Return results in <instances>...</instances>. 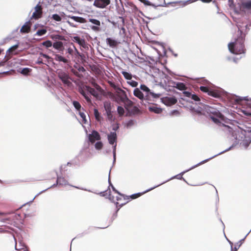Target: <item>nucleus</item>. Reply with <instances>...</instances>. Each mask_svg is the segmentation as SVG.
<instances>
[{
	"label": "nucleus",
	"instance_id": "nucleus-1",
	"mask_svg": "<svg viewBox=\"0 0 251 251\" xmlns=\"http://www.w3.org/2000/svg\"><path fill=\"white\" fill-rule=\"evenodd\" d=\"M240 36L235 39L234 42L229 43L228 48L230 52L233 54H240L246 52L244 45L245 36L243 35L242 31L240 30Z\"/></svg>",
	"mask_w": 251,
	"mask_h": 251
},
{
	"label": "nucleus",
	"instance_id": "nucleus-2",
	"mask_svg": "<svg viewBox=\"0 0 251 251\" xmlns=\"http://www.w3.org/2000/svg\"><path fill=\"white\" fill-rule=\"evenodd\" d=\"M209 114L211 119L216 124H221V121L225 122L226 118L220 111L214 107L208 106L206 109Z\"/></svg>",
	"mask_w": 251,
	"mask_h": 251
},
{
	"label": "nucleus",
	"instance_id": "nucleus-3",
	"mask_svg": "<svg viewBox=\"0 0 251 251\" xmlns=\"http://www.w3.org/2000/svg\"><path fill=\"white\" fill-rule=\"evenodd\" d=\"M160 185H158L156 186H154L151 189H149L143 192H142V193H136V194H132L129 196H126L124 194H122L121 193H120L119 192H118L115 188L114 186H112V188L113 190V191L115 192V194H116L117 195H120V196H123V198L125 199V200H129V199H132V200H134V199H136L139 197H140V196H141L142 195H143V194H145L146 193L148 192H149L151 190H153L154 188H156V187L159 186Z\"/></svg>",
	"mask_w": 251,
	"mask_h": 251
},
{
	"label": "nucleus",
	"instance_id": "nucleus-4",
	"mask_svg": "<svg viewBox=\"0 0 251 251\" xmlns=\"http://www.w3.org/2000/svg\"><path fill=\"white\" fill-rule=\"evenodd\" d=\"M115 93L116 96L119 98V100L116 99V101L119 102L120 101L125 102V104L127 102L130 105L132 104V101L127 98L126 92L121 88H120Z\"/></svg>",
	"mask_w": 251,
	"mask_h": 251
},
{
	"label": "nucleus",
	"instance_id": "nucleus-5",
	"mask_svg": "<svg viewBox=\"0 0 251 251\" xmlns=\"http://www.w3.org/2000/svg\"><path fill=\"white\" fill-rule=\"evenodd\" d=\"M57 74L59 79L64 84L68 86L72 85V82L70 81V77L68 73L61 70L57 72Z\"/></svg>",
	"mask_w": 251,
	"mask_h": 251
},
{
	"label": "nucleus",
	"instance_id": "nucleus-6",
	"mask_svg": "<svg viewBox=\"0 0 251 251\" xmlns=\"http://www.w3.org/2000/svg\"><path fill=\"white\" fill-rule=\"evenodd\" d=\"M34 12L30 18L31 20L34 19L35 20L41 18L43 15L42 7L39 4H37L34 8Z\"/></svg>",
	"mask_w": 251,
	"mask_h": 251
},
{
	"label": "nucleus",
	"instance_id": "nucleus-7",
	"mask_svg": "<svg viewBox=\"0 0 251 251\" xmlns=\"http://www.w3.org/2000/svg\"><path fill=\"white\" fill-rule=\"evenodd\" d=\"M110 3V0H95L93 5L96 7L104 8Z\"/></svg>",
	"mask_w": 251,
	"mask_h": 251
},
{
	"label": "nucleus",
	"instance_id": "nucleus-8",
	"mask_svg": "<svg viewBox=\"0 0 251 251\" xmlns=\"http://www.w3.org/2000/svg\"><path fill=\"white\" fill-rule=\"evenodd\" d=\"M125 108L130 114L135 115L139 113L140 110L137 106H133V102L130 105L128 103H126Z\"/></svg>",
	"mask_w": 251,
	"mask_h": 251
},
{
	"label": "nucleus",
	"instance_id": "nucleus-9",
	"mask_svg": "<svg viewBox=\"0 0 251 251\" xmlns=\"http://www.w3.org/2000/svg\"><path fill=\"white\" fill-rule=\"evenodd\" d=\"M89 22L96 25L91 26V28L93 30L95 31H99L100 30V22L99 20L94 19H89Z\"/></svg>",
	"mask_w": 251,
	"mask_h": 251
},
{
	"label": "nucleus",
	"instance_id": "nucleus-10",
	"mask_svg": "<svg viewBox=\"0 0 251 251\" xmlns=\"http://www.w3.org/2000/svg\"><path fill=\"white\" fill-rule=\"evenodd\" d=\"M100 136L97 131L94 130L91 134L89 135V140L92 143H95L96 140H100Z\"/></svg>",
	"mask_w": 251,
	"mask_h": 251
},
{
	"label": "nucleus",
	"instance_id": "nucleus-11",
	"mask_svg": "<svg viewBox=\"0 0 251 251\" xmlns=\"http://www.w3.org/2000/svg\"><path fill=\"white\" fill-rule=\"evenodd\" d=\"M32 23L30 21L26 22L21 27L20 32L22 33H27L30 31Z\"/></svg>",
	"mask_w": 251,
	"mask_h": 251
},
{
	"label": "nucleus",
	"instance_id": "nucleus-12",
	"mask_svg": "<svg viewBox=\"0 0 251 251\" xmlns=\"http://www.w3.org/2000/svg\"><path fill=\"white\" fill-rule=\"evenodd\" d=\"M19 46V44H17L10 48L6 51L7 55L12 56L18 54L19 52L17 51L16 50L18 48Z\"/></svg>",
	"mask_w": 251,
	"mask_h": 251
},
{
	"label": "nucleus",
	"instance_id": "nucleus-13",
	"mask_svg": "<svg viewBox=\"0 0 251 251\" xmlns=\"http://www.w3.org/2000/svg\"><path fill=\"white\" fill-rule=\"evenodd\" d=\"M163 102L167 105H172L177 102V100L175 97H165L163 100Z\"/></svg>",
	"mask_w": 251,
	"mask_h": 251
},
{
	"label": "nucleus",
	"instance_id": "nucleus-14",
	"mask_svg": "<svg viewBox=\"0 0 251 251\" xmlns=\"http://www.w3.org/2000/svg\"><path fill=\"white\" fill-rule=\"evenodd\" d=\"M73 40L74 42L77 43L80 46L84 48H88L87 44L83 39H81L78 36H74L73 38Z\"/></svg>",
	"mask_w": 251,
	"mask_h": 251
},
{
	"label": "nucleus",
	"instance_id": "nucleus-15",
	"mask_svg": "<svg viewBox=\"0 0 251 251\" xmlns=\"http://www.w3.org/2000/svg\"><path fill=\"white\" fill-rule=\"evenodd\" d=\"M183 94L185 96L191 98L196 101H200V98L195 94H192L191 92L188 91H184Z\"/></svg>",
	"mask_w": 251,
	"mask_h": 251
},
{
	"label": "nucleus",
	"instance_id": "nucleus-16",
	"mask_svg": "<svg viewBox=\"0 0 251 251\" xmlns=\"http://www.w3.org/2000/svg\"><path fill=\"white\" fill-rule=\"evenodd\" d=\"M108 140L111 145H113L117 140V134L115 132H111L108 135Z\"/></svg>",
	"mask_w": 251,
	"mask_h": 251
},
{
	"label": "nucleus",
	"instance_id": "nucleus-17",
	"mask_svg": "<svg viewBox=\"0 0 251 251\" xmlns=\"http://www.w3.org/2000/svg\"><path fill=\"white\" fill-rule=\"evenodd\" d=\"M53 47L59 51H62L64 50L63 43L61 41H56L53 43Z\"/></svg>",
	"mask_w": 251,
	"mask_h": 251
},
{
	"label": "nucleus",
	"instance_id": "nucleus-18",
	"mask_svg": "<svg viewBox=\"0 0 251 251\" xmlns=\"http://www.w3.org/2000/svg\"><path fill=\"white\" fill-rule=\"evenodd\" d=\"M68 184V181L63 177H58L56 180V185L65 186ZM56 185L54 184L53 186Z\"/></svg>",
	"mask_w": 251,
	"mask_h": 251
},
{
	"label": "nucleus",
	"instance_id": "nucleus-19",
	"mask_svg": "<svg viewBox=\"0 0 251 251\" xmlns=\"http://www.w3.org/2000/svg\"><path fill=\"white\" fill-rule=\"evenodd\" d=\"M54 55V59L57 61L63 62V63L66 64H68L69 63V61L68 59L63 57L59 54H55Z\"/></svg>",
	"mask_w": 251,
	"mask_h": 251
},
{
	"label": "nucleus",
	"instance_id": "nucleus-20",
	"mask_svg": "<svg viewBox=\"0 0 251 251\" xmlns=\"http://www.w3.org/2000/svg\"><path fill=\"white\" fill-rule=\"evenodd\" d=\"M67 17L79 23H86L87 21L85 19L80 17L68 15Z\"/></svg>",
	"mask_w": 251,
	"mask_h": 251
},
{
	"label": "nucleus",
	"instance_id": "nucleus-21",
	"mask_svg": "<svg viewBox=\"0 0 251 251\" xmlns=\"http://www.w3.org/2000/svg\"><path fill=\"white\" fill-rule=\"evenodd\" d=\"M133 94H134V95L135 96H136V97L138 98L139 99L142 100L143 101L144 100H146V98L145 99H144V95H143V94L142 93V92L138 88H136L134 90Z\"/></svg>",
	"mask_w": 251,
	"mask_h": 251
},
{
	"label": "nucleus",
	"instance_id": "nucleus-22",
	"mask_svg": "<svg viewBox=\"0 0 251 251\" xmlns=\"http://www.w3.org/2000/svg\"><path fill=\"white\" fill-rule=\"evenodd\" d=\"M106 43L108 45H109V46L110 47L112 48H116L118 45L119 44V43L117 41L113 40L110 38H107L106 39Z\"/></svg>",
	"mask_w": 251,
	"mask_h": 251
},
{
	"label": "nucleus",
	"instance_id": "nucleus-23",
	"mask_svg": "<svg viewBox=\"0 0 251 251\" xmlns=\"http://www.w3.org/2000/svg\"><path fill=\"white\" fill-rule=\"evenodd\" d=\"M89 81L92 86L94 87L97 91L100 92H102L103 91L101 87L96 83L95 79L92 78Z\"/></svg>",
	"mask_w": 251,
	"mask_h": 251
},
{
	"label": "nucleus",
	"instance_id": "nucleus-24",
	"mask_svg": "<svg viewBox=\"0 0 251 251\" xmlns=\"http://www.w3.org/2000/svg\"><path fill=\"white\" fill-rule=\"evenodd\" d=\"M122 198H123V196H120V195H117V196H114L111 194H109V199L112 201L114 202H116L117 204H118V201H119L122 200Z\"/></svg>",
	"mask_w": 251,
	"mask_h": 251
},
{
	"label": "nucleus",
	"instance_id": "nucleus-25",
	"mask_svg": "<svg viewBox=\"0 0 251 251\" xmlns=\"http://www.w3.org/2000/svg\"><path fill=\"white\" fill-rule=\"evenodd\" d=\"M150 96H151V97L154 99H158L161 96V94H156L150 91L149 93L147 94L145 96L146 100H148L150 99Z\"/></svg>",
	"mask_w": 251,
	"mask_h": 251
},
{
	"label": "nucleus",
	"instance_id": "nucleus-26",
	"mask_svg": "<svg viewBox=\"0 0 251 251\" xmlns=\"http://www.w3.org/2000/svg\"><path fill=\"white\" fill-rule=\"evenodd\" d=\"M208 95L216 98H219L220 97V94L219 92L211 89H210Z\"/></svg>",
	"mask_w": 251,
	"mask_h": 251
},
{
	"label": "nucleus",
	"instance_id": "nucleus-27",
	"mask_svg": "<svg viewBox=\"0 0 251 251\" xmlns=\"http://www.w3.org/2000/svg\"><path fill=\"white\" fill-rule=\"evenodd\" d=\"M149 110L151 112H153L155 113H160L162 112V109L156 107V106H150L149 108Z\"/></svg>",
	"mask_w": 251,
	"mask_h": 251
},
{
	"label": "nucleus",
	"instance_id": "nucleus-28",
	"mask_svg": "<svg viewBox=\"0 0 251 251\" xmlns=\"http://www.w3.org/2000/svg\"><path fill=\"white\" fill-rule=\"evenodd\" d=\"M244 241V239L240 240L237 243H236L234 248H233L231 251H237V250L239 249L240 246L243 243Z\"/></svg>",
	"mask_w": 251,
	"mask_h": 251
},
{
	"label": "nucleus",
	"instance_id": "nucleus-29",
	"mask_svg": "<svg viewBox=\"0 0 251 251\" xmlns=\"http://www.w3.org/2000/svg\"><path fill=\"white\" fill-rule=\"evenodd\" d=\"M176 87L181 91L184 90L186 89V85L184 83L182 82H178L176 84Z\"/></svg>",
	"mask_w": 251,
	"mask_h": 251
},
{
	"label": "nucleus",
	"instance_id": "nucleus-30",
	"mask_svg": "<svg viewBox=\"0 0 251 251\" xmlns=\"http://www.w3.org/2000/svg\"><path fill=\"white\" fill-rule=\"evenodd\" d=\"M87 90L93 96H94L95 97H97L98 95V93L96 91L94 88H91L90 86H87Z\"/></svg>",
	"mask_w": 251,
	"mask_h": 251
},
{
	"label": "nucleus",
	"instance_id": "nucleus-31",
	"mask_svg": "<svg viewBox=\"0 0 251 251\" xmlns=\"http://www.w3.org/2000/svg\"><path fill=\"white\" fill-rule=\"evenodd\" d=\"M47 30L46 29V28H43V29H38L37 30V31L36 32L35 35L41 36L46 34L47 33Z\"/></svg>",
	"mask_w": 251,
	"mask_h": 251
},
{
	"label": "nucleus",
	"instance_id": "nucleus-32",
	"mask_svg": "<svg viewBox=\"0 0 251 251\" xmlns=\"http://www.w3.org/2000/svg\"><path fill=\"white\" fill-rule=\"evenodd\" d=\"M104 107L106 112L110 113V111H111V103L109 101H106L104 103Z\"/></svg>",
	"mask_w": 251,
	"mask_h": 251
},
{
	"label": "nucleus",
	"instance_id": "nucleus-33",
	"mask_svg": "<svg viewBox=\"0 0 251 251\" xmlns=\"http://www.w3.org/2000/svg\"><path fill=\"white\" fill-rule=\"evenodd\" d=\"M42 46L45 47L46 48H49L52 46L53 44L52 43L51 41H50V40H47V41L42 43Z\"/></svg>",
	"mask_w": 251,
	"mask_h": 251
},
{
	"label": "nucleus",
	"instance_id": "nucleus-34",
	"mask_svg": "<svg viewBox=\"0 0 251 251\" xmlns=\"http://www.w3.org/2000/svg\"><path fill=\"white\" fill-rule=\"evenodd\" d=\"M122 74H123V75H124V77L126 79H127V80H131V78H132V75L131 74L128 73V72H125V71H123Z\"/></svg>",
	"mask_w": 251,
	"mask_h": 251
},
{
	"label": "nucleus",
	"instance_id": "nucleus-35",
	"mask_svg": "<svg viewBox=\"0 0 251 251\" xmlns=\"http://www.w3.org/2000/svg\"><path fill=\"white\" fill-rule=\"evenodd\" d=\"M51 18L56 22H60L62 20L61 17L57 14H53L52 15Z\"/></svg>",
	"mask_w": 251,
	"mask_h": 251
},
{
	"label": "nucleus",
	"instance_id": "nucleus-36",
	"mask_svg": "<svg viewBox=\"0 0 251 251\" xmlns=\"http://www.w3.org/2000/svg\"><path fill=\"white\" fill-rule=\"evenodd\" d=\"M117 111L120 116H122L125 113V110L122 106H118L117 108Z\"/></svg>",
	"mask_w": 251,
	"mask_h": 251
},
{
	"label": "nucleus",
	"instance_id": "nucleus-37",
	"mask_svg": "<svg viewBox=\"0 0 251 251\" xmlns=\"http://www.w3.org/2000/svg\"><path fill=\"white\" fill-rule=\"evenodd\" d=\"M73 105L74 106V107L78 110V111H80V109H81V105L79 103V102L77 101H74L73 102Z\"/></svg>",
	"mask_w": 251,
	"mask_h": 251
},
{
	"label": "nucleus",
	"instance_id": "nucleus-38",
	"mask_svg": "<svg viewBox=\"0 0 251 251\" xmlns=\"http://www.w3.org/2000/svg\"><path fill=\"white\" fill-rule=\"evenodd\" d=\"M51 37L54 40H62L64 39V37L60 35H52Z\"/></svg>",
	"mask_w": 251,
	"mask_h": 251
},
{
	"label": "nucleus",
	"instance_id": "nucleus-39",
	"mask_svg": "<svg viewBox=\"0 0 251 251\" xmlns=\"http://www.w3.org/2000/svg\"><path fill=\"white\" fill-rule=\"evenodd\" d=\"M94 115H95L96 119L97 121H100V114L98 110L97 109H94Z\"/></svg>",
	"mask_w": 251,
	"mask_h": 251
},
{
	"label": "nucleus",
	"instance_id": "nucleus-40",
	"mask_svg": "<svg viewBox=\"0 0 251 251\" xmlns=\"http://www.w3.org/2000/svg\"><path fill=\"white\" fill-rule=\"evenodd\" d=\"M74 47H75L74 45H73V47H70L67 49V53H68L69 55H73L74 53Z\"/></svg>",
	"mask_w": 251,
	"mask_h": 251
},
{
	"label": "nucleus",
	"instance_id": "nucleus-41",
	"mask_svg": "<svg viewBox=\"0 0 251 251\" xmlns=\"http://www.w3.org/2000/svg\"><path fill=\"white\" fill-rule=\"evenodd\" d=\"M192 112L193 114H197L199 115H202V112L200 109H196L194 108L192 109Z\"/></svg>",
	"mask_w": 251,
	"mask_h": 251
},
{
	"label": "nucleus",
	"instance_id": "nucleus-42",
	"mask_svg": "<svg viewBox=\"0 0 251 251\" xmlns=\"http://www.w3.org/2000/svg\"><path fill=\"white\" fill-rule=\"evenodd\" d=\"M140 89L143 91L146 92L147 94H148L150 91V89L144 84L141 85Z\"/></svg>",
	"mask_w": 251,
	"mask_h": 251
},
{
	"label": "nucleus",
	"instance_id": "nucleus-43",
	"mask_svg": "<svg viewBox=\"0 0 251 251\" xmlns=\"http://www.w3.org/2000/svg\"><path fill=\"white\" fill-rule=\"evenodd\" d=\"M108 83L110 86L112 87L115 91V92L120 88L118 86H117L114 83L112 82L111 81H109Z\"/></svg>",
	"mask_w": 251,
	"mask_h": 251
},
{
	"label": "nucleus",
	"instance_id": "nucleus-44",
	"mask_svg": "<svg viewBox=\"0 0 251 251\" xmlns=\"http://www.w3.org/2000/svg\"><path fill=\"white\" fill-rule=\"evenodd\" d=\"M200 89L201 90V91L202 92H204V93H207V94L208 93V92L209 91L210 89H209L208 87H206V86H201L200 87Z\"/></svg>",
	"mask_w": 251,
	"mask_h": 251
},
{
	"label": "nucleus",
	"instance_id": "nucleus-45",
	"mask_svg": "<svg viewBox=\"0 0 251 251\" xmlns=\"http://www.w3.org/2000/svg\"><path fill=\"white\" fill-rule=\"evenodd\" d=\"M102 147H103V144H102V142H98L95 144V148L97 150L101 149Z\"/></svg>",
	"mask_w": 251,
	"mask_h": 251
},
{
	"label": "nucleus",
	"instance_id": "nucleus-46",
	"mask_svg": "<svg viewBox=\"0 0 251 251\" xmlns=\"http://www.w3.org/2000/svg\"><path fill=\"white\" fill-rule=\"evenodd\" d=\"M243 6L245 8H246L249 9H251V1L246 2L243 3Z\"/></svg>",
	"mask_w": 251,
	"mask_h": 251
},
{
	"label": "nucleus",
	"instance_id": "nucleus-47",
	"mask_svg": "<svg viewBox=\"0 0 251 251\" xmlns=\"http://www.w3.org/2000/svg\"><path fill=\"white\" fill-rule=\"evenodd\" d=\"M81 94L85 98V100H87V102H91V99H90V98H89V97L83 91L81 93Z\"/></svg>",
	"mask_w": 251,
	"mask_h": 251
},
{
	"label": "nucleus",
	"instance_id": "nucleus-48",
	"mask_svg": "<svg viewBox=\"0 0 251 251\" xmlns=\"http://www.w3.org/2000/svg\"><path fill=\"white\" fill-rule=\"evenodd\" d=\"M30 72V69L28 68H24L22 70L21 73L23 75H26Z\"/></svg>",
	"mask_w": 251,
	"mask_h": 251
},
{
	"label": "nucleus",
	"instance_id": "nucleus-49",
	"mask_svg": "<svg viewBox=\"0 0 251 251\" xmlns=\"http://www.w3.org/2000/svg\"><path fill=\"white\" fill-rule=\"evenodd\" d=\"M128 83L133 87H136L138 85V82L134 80H131Z\"/></svg>",
	"mask_w": 251,
	"mask_h": 251
},
{
	"label": "nucleus",
	"instance_id": "nucleus-50",
	"mask_svg": "<svg viewBox=\"0 0 251 251\" xmlns=\"http://www.w3.org/2000/svg\"><path fill=\"white\" fill-rule=\"evenodd\" d=\"M79 115L81 117V118H82L83 121H86V116L85 114L83 112H81L80 111H79Z\"/></svg>",
	"mask_w": 251,
	"mask_h": 251
},
{
	"label": "nucleus",
	"instance_id": "nucleus-51",
	"mask_svg": "<svg viewBox=\"0 0 251 251\" xmlns=\"http://www.w3.org/2000/svg\"><path fill=\"white\" fill-rule=\"evenodd\" d=\"M72 72L74 74V75H75L76 76H77L79 77H80L82 76L81 75H80L78 74L77 71H76L75 70H72Z\"/></svg>",
	"mask_w": 251,
	"mask_h": 251
},
{
	"label": "nucleus",
	"instance_id": "nucleus-52",
	"mask_svg": "<svg viewBox=\"0 0 251 251\" xmlns=\"http://www.w3.org/2000/svg\"><path fill=\"white\" fill-rule=\"evenodd\" d=\"M77 70L79 72H85V68L83 67H82V66H79Z\"/></svg>",
	"mask_w": 251,
	"mask_h": 251
},
{
	"label": "nucleus",
	"instance_id": "nucleus-53",
	"mask_svg": "<svg viewBox=\"0 0 251 251\" xmlns=\"http://www.w3.org/2000/svg\"><path fill=\"white\" fill-rule=\"evenodd\" d=\"M243 99H241V98H236L235 99V101L236 102V103H240L241 102V101H242Z\"/></svg>",
	"mask_w": 251,
	"mask_h": 251
},
{
	"label": "nucleus",
	"instance_id": "nucleus-54",
	"mask_svg": "<svg viewBox=\"0 0 251 251\" xmlns=\"http://www.w3.org/2000/svg\"><path fill=\"white\" fill-rule=\"evenodd\" d=\"M140 1H141V2L145 4H147V5H150V4L149 3V2L148 1H147L146 0H139Z\"/></svg>",
	"mask_w": 251,
	"mask_h": 251
},
{
	"label": "nucleus",
	"instance_id": "nucleus-55",
	"mask_svg": "<svg viewBox=\"0 0 251 251\" xmlns=\"http://www.w3.org/2000/svg\"><path fill=\"white\" fill-rule=\"evenodd\" d=\"M106 112L108 118L109 119H111V118L112 117L111 111H110V113H109L108 112Z\"/></svg>",
	"mask_w": 251,
	"mask_h": 251
},
{
	"label": "nucleus",
	"instance_id": "nucleus-56",
	"mask_svg": "<svg viewBox=\"0 0 251 251\" xmlns=\"http://www.w3.org/2000/svg\"><path fill=\"white\" fill-rule=\"evenodd\" d=\"M74 48L75 49V52L76 53V55H78V56H80V54L79 52L76 49V48L75 47H74Z\"/></svg>",
	"mask_w": 251,
	"mask_h": 251
},
{
	"label": "nucleus",
	"instance_id": "nucleus-57",
	"mask_svg": "<svg viewBox=\"0 0 251 251\" xmlns=\"http://www.w3.org/2000/svg\"><path fill=\"white\" fill-rule=\"evenodd\" d=\"M116 145H115L114 147V150H113V154H114V157L115 158V155H116V153H115V151H116Z\"/></svg>",
	"mask_w": 251,
	"mask_h": 251
},
{
	"label": "nucleus",
	"instance_id": "nucleus-58",
	"mask_svg": "<svg viewBox=\"0 0 251 251\" xmlns=\"http://www.w3.org/2000/svg\"><path fill=\"white\" fill-rule=\"evenodd\" d=\"M133 124V121H129L128 123H127V126H131Z\"/></svg>",
	"mask_w": 251,
	"mask_h": 251
},
{
	"label": "nucleus",
	"instance_id": "nucleus-59",
	"mask_svg": "<svg viewBox=\"0 0 251 251\" xmlns=\"http://www.w3.org/2000/svg\"><path fill=\"white\" fill-rule=\"evenodd\" d=\"M67 22H68V23L69 24V25H71V26H72V27H76V26H75V25H74L73 23H71V22H69V21H68Z\"/></svg>",
	"mask_w": 251,
	"mask_h": 251
},
{
	"label": "nucleus",
	"instance_id": "nucleus-60",
	"mask_svg": "<svg viewBox=\"0 0 251 251\" xmlns=\"http://www.w3.org/2000/svg\"><path fill=\"white\" fill-rule=\"evenodd\" d=\"M203 2L208 3L211 2L212 0H201Z\"/></svg>",
	"mask_w": 251,
	"mask_h": 251
},
{
	"label": "nucleus",
	"instance_id": "nucleus-61",
	"mask_svg": "<svg viewBox=\"0 0 251 251\" xmlns=\"http://www.w3.org/2000/svg\"><path fill=\"white\" fill-rule=\"evenodd\" d=\"M228 242L229 243V244L230 245V247H231V250H232V249L233 248V243L232 242H231L229 240H228Z\"/></svg>",
	"mask_w": 251,
	"mask_h": 251
},
{
	"label": "nucleus",
	"instance_id": "nucleus-62",
	"mask_svg": "<svg viewBox=\"0 0 251 251\" xmlns=\"http://www.w3.org/2000/svg\"><path fill=\"white\" fill-rule=\"evenodd\" d=\"M180 3H182L181 5H183V6H185L188 3V1H186V2H180Z\"/></svg>",
	"mask_w": 251,
	"mask_h": 251
},
{
	"label": "nucleus",
	"instance_id": "nucleus-63",
	"mask_svg": "<svg viewBox=\"0 0 251 251\" xmlns=\"http://www.w3.org/2000/svg\"><path fill=\"white\" fill-rule=\"evenodd\" d=\"M43 56L45 58H49V57L48 55L47 54H42Z\"/></svg>",
	"mask_w": 251,
	"mask_h": 251
},
{
	"label": "nucleus",
	"instance_id": "nucleus-64",
	"mask_svg": "<svg viewBox=\"0 0 251 251\" xmlns=\"http://www.w3.org/2000/svg\"><path fill=\"white\" fill-rule=\"evenodd\" d=\"M18 251H27L26 249L22 248V249L18 250Z\"/></svg>",
	"mask_w": 251,
	"mask_h": 251
}]
</instances>
